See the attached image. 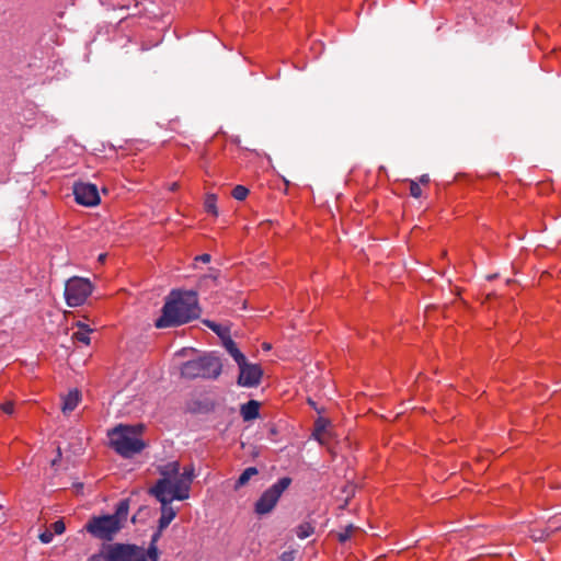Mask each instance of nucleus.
<instances>
[{"label": "nucleus", "instance_id": "1", "mask_svg": "<svg viewBox=\"0 0 561 561\" xmlns=\"http://www.w3.org/2000/svg\"><path fill=\"white\" fill-rule=\"evenodd\" d=\"M201 311L196 291L174 289L168 295L154 325L158 329L181 327L198 319Z\"/></svg>", "mask_w": 561, "mask_h": 561}, {"label": "nucleus", "instance_id": "2", "mask_svg": "<svg viewBox=\"0 0 561 561\" xmlns=\"http://www.w3.org/2000/svg\"><path fill=\"white\" fill-rule=\"evenodd\" d=\"M161 473L163 477L152 489L153 495L160 503L184 501L190 497L191 485L195 478V469L192 465L185 466L180 472V463L174 461L165 466Z\"/></svg>", "mask_w": 561, "mask_h": 561}, {"label": "nucleus", "instance_id": "3", "mask_svg": "<svg viewBox=\"0 0 561 561\" xmlns=\"http://www.w3.org/2000/svg\"><path fill=\"white\" fill-rule=\"evenodd\" d=\"M131 496H137V493L133 492ZM131 501L133 497L122 500L114 514L92 516L85 524L84 529L99 540L112 541L127 519Z\"/></svg>", "mask_w": 561, "mask_h": 561}, {"label": "nucleus", "instance_id": "4", "mask_svg": "<svg viewBox=\"0 0 561 561\" xmlns=\"http://www.w3.org/2000/svg\"><path fill=\"white\" fill-rule=\"evenodd\" d=\"M110 446L122 457L131 458L140 453V424H118L107 432Z\"/></svg>", "mask_w": 561, "mask_h": 561}, {"label": "nucleus", "instance_id": "5", "mask_svg": "<svg viewBox=\"0 0 561 561\" xmlns=\"http://www.w3.org/2000/svg\"><path fill=\"white\" fill-rule=\"evenodd\" d=\"M222 371L220 357L214 353H204L203 355L186 360L180 367V375L186 379H217Z\"/></svg>", "mask_w": 561, "mask_h": 561}, {"label": "nucleus", "instance_id": "6", "mask_svg": "<svg viewBox=\"0 0 561 561\" xmlns=\"http://www.w3.org/2000/svg\"><path fill=\"white\" fill-rule=\"evenodd\" d=\"M290 482V478L284 477L265 490L254 505L255 513L265 515L272 512Z\"/></svg>", "mask_w": 561, "mask_h": 561}, {"label": "nucleus", "instance_id": "7", "mask_svg": "<svg viewBox=\"0 0 561 561\" xmlns=\"http://www.w3.org/2000/svg\"><path fill=\"white\" fill-rule=\"evenodd\" d=\"M93 286L87 278L73 276L66 282L65 298L70 307H78L84 304L91 295Z\"/></svg>", "mask_w": 561, "mask_h": 561}, {"label": "nucleus", "instance_id": "8", "mask_svg": "<svg viewBox=\"0 0 561 561\" xmlns=\"http://www.w3.org/2000/svg\"><path fill=\"white\" fill-rule=\"evenodd\" d=\"M110 561H140V548L136 545L114 543L108 547Z\"/></svg>", "mask_w": 561, "mask_h": 561}, {"label": "nucleus", "instance_id": "9", "mask_svg": "<svg viewBox=\"0 0 561 561\" xmlns=\"http://www.w3.org/2000/svg\"><path fill=\"white\" fill-rule=\"evenodd\" d=\"M76 202L83 206H95L100 203L98 187L91 183L77 182L73 184Z\"/></svg>", "mask_w": 561, "mask_h": 561}, {"label": "nucleus", "instance_id": "10", "mask_svg": "<svg viewBox=\"0 0 561 561\" xmlns=\"http://www.w3.org/2000/svg\"><path fill=\"white\" fill-rule=\"evenodd\" d=\"M240 374L238 383L242 387H255L260 383L262 378V369L259 365L248 364L247 359L243 363H238Z\"/></svg>", "mask_w": 561, "mask_h": 561}, {"label": "nucleus", "instance_id": "11", "mask_svg": "<svg viewBox=\"0 0 561 561\" xmlns=\"http://www.w3.org/2000/svg\"><path fill=\"white\" fill-rule=\"evenodd\" d=\"M172 502L161 503V516L158 520V528L153 533V541H158L162 531L171 524L176 516V511L171 506Z\"/></svg>", "mask_w": 561, "mask_h": 561}, {"label": "nucleus", "instance_id": "12", "mask_svg": "<svg viewBox=\"0 0 561 561\" xmlns=\"http://www.w3.org/2000/svg\"><path fill=\"white\" fill-rule=\"evenodd\" d=\"M240 414L243 421H251L260 414V403L255 400H250L241 405Z\"/></svg>", "mask_w": 561, "mask_h": 561}, {"label": "nucleus", "instance_id": "13", "mask_svg": "<svg viewBox=\"0 0 561 561\" xmlns=\"http://www.w3.org/2000/svg\"><path fill=\"white\" fill-rule=\"evenodd\" d=\"M81 393L78 389H72L69 391V393L64 398L62 403V412L65 414L72 412L78 403L80 402Z\"/></svg>", "mask_w": 561, "mask_h": 561}, {"label": "nucleus", "instance_id": "14", "mask_svg": "<svg viewBox=\"0 0 561 561\" xmlns=\"http://www.w3.org/2000/svg\"><path fill=\"white\" fill-rule=\"evenodd\" d=\"M222 345L225 346L226 351L232 356V358L236 360V363H243L245 360V356L240 352L234 341L228 336L222 341Z\"/></svg>", "mask_w": 561, "mask_h": 561}, {"label": "nucleus", "instance_id": "15", "mask_svg": "<svg viewBox=\"0 0 561 561\" xmlns=\"http://www.w3.org/2000/svg\"><path fill=\"white\" fill-rule=\"evenodd\" d=\"M203 323L215 332L222 341L230 336V330L228 327L216 323L211 320H204Z\"/></svg>", "mask_w": 561, "mask_h": 561}, {"label": "nucleus", "instance_id": "16", "mask_svg": "<svg viewBox=\"0 0 561 561\" xmlns=\"http://www.w3.org/2000/svg\"><path fill=\"white\" fill-rule=\"evenodd\" d=\"M295 533L299 539H306L314 533V526L310 522H305L296 527Z\"/></svg>", "mask_w": 561, "mask_h": 561}, {"label": "nucleus", "instance_id": "17", "mask_svg": "<svg viewBox=\"0 0 561 561\" xmlns=\"http://www.w3.org/2000/svg\"><path fill=\"white\" fill-rule=\"evenodd\" d=\"M157 542L153 541V536H151V541L146 551L142 550V561H158L159 560V551L157 548Z\"/></svg>", "mask_w": 561, "mask_h": 561}, {"label": "nucleus", "instance_id": "18", "mask_svg": "<svg viewBox=\"0 0 561 561\" xmlns=\"http://www.w3.org/2000/svg\"><path fill=\"white\" fill-rule=\"evenodd\" d=\"M255 474H257V469L255 467H249L244 469L243 472L238 478L234 488L239 489L245 485L249 482V480Z\"/></svg>", "mask_w": 561, "mask_h": 561}, {"label": "nucleus", "instance_id": "19", "mask_svg": "<svg viewBox=\"0 0 561 561\" xmlns=\"http://www.w3.org/2000/svg\"><path fill=\"white\" fill-rule=\"evenodd\" d=\"M205 210L213 216H218L217 197L214 194H208L204 203Z\"/></svg>", "mask_w": 561, "mask_h": 561}, {"label": "nucleus", "instance_id": "20", "mask_svg": "<svg viewBox=\"0 0 561 561\" xmlns=\"http://www.w3.org/2000/svg\"><path fill=\"white\" fill-rule=\"evenodd\" d=\"M231 195L237 201H244L249 195V190L243 185H237L233 187Z\"/></svg>", "mask_w": 561, "mask_h": 561}, {"label": "nucleus", "instance_id": "21", "mask_svg": "<svg viewBox=\"0 0 561 561\" xmlns=\"http://www.w3.org/2000/svg\"><path fill=\"white\" fill-rule=\"evenodd\" d=\"M409 191L410 195L414 198H420L422 196V188L420 186V183L413 180L409 181Z\"/></svg>", "mask_w": 561, "mask_h": 561}, {"label": "nucleus", "instance_id": "22", "mask_svg": "<svg viewBox=\"0 0 561 561\" xmlns=\"http://www.w3.org/2000/svg\"><path fill=\"white\" fill-rule=\"evenodd\" d=\"M89 333L90 332H85V331H78L73 334V339L81 342V343H84V344H90V337H89Z\"/></svg>", "mask_w": 561, "mask_h": 561}, {"label": "nucleus", "instance_id": "23", "mask_svg": "<svg viewBox=\"0 0 561 561\" xmlns=\"http://www.w3.org/2000/svg\"><path fill=\"white\" fill-rule=\"evenodd\" d=\"M51 528H53L55 534L61 535L65 531L66 526H65V523L62 520H57V522H55L51 525Z\"/></svg>", "mask_w": 561, "mask_h": 561}, {"label": "nucleus", "instance_id": "24", "mask_svg": "<svg viewBox=\"0 0 561 561\" xmlns=\"http://www.w3.org/2000/svg\"><path fill=\"white\" fill-rule=\"evenodd\" d=\"M0 409L7 414H12L14 411V403L12 401L4 402L0 405Z\"/></svg>", "mask_w": 561, "mask_h": 561}, {"label": "nucleus", "instance_id": "25", "mask_svg": "<svg viewBox=\"0 0 561 561\" xmlns=\"http://www.w3.org/2000/svg\"><path fill=\"white\" fill-rule=\"evenodd\" d=\"M54 534L49 530H45L39 535V540L43 543H49L53 540Z\"/></svg>", "mask_w": 561, "mask_h": 561}, {"label": "nucleus", "instance_id": "26", "mask_svg": "<svg viewBox=\"0 0 561 561\" xmlns=\"http://www.w3.org/2000/svg\"><path fill=\"white\" fill-rule=\"evenodd\" d=\"M295 560V551H284L280 557L279 561H294Z\"/></svg>", "mask_w": 561, "mask_h": 561}, {"label": "nucleus", "instance_id": "27", "mask_svg": "<svg viewBox=\"0 0 561 561\" xmlns=\"http://www.w3.org/2000/svg\"><path fill=\"white\" fill-rule=\"evenodd\" d=\"M323 433H324V428H323V427H320V426H319V427H317V428L314 430V433H313L314 438H316L317 440H319L321 444H323V437H322Z\"/></svg>", "mask_w": 561, "mask_h": 561}, {"label": "nucleus", "instance_id": "28", "mask_svg": "<svg viewBox=\"0 0 561 561\" xmlns=\"http://www.w3.org/2000/svg\"><path fill=\"white\" fill-rule=\"evenodd\" d=\"M61 457H62L61 448L57 447V455L50 462L51 467H56L58 465V462L60 461Z\"/></svg>", "mask_w": 561, "mask_h": 561}, {"label": "nucleus", "instance_id": "29", "mask_svg": "<svg viewBox=\"0 0 561 561\" xmlns=\"http://www.w3.org/2000/svg\"><path fill=\"white\" fill-rule=\"evenodd\" d=\"M350 537H351V531L348 529H346L344 533L339 534L340 542L347 541L350 539Z\"/></svg>", "mask_w": 561, "mask_h": 561}, {"label": "nucleus", "instance_id": "30", "mask_svg": "<svg viewBox=\"0 0 561 561\" xmlns=\"http://www.w3.org/2000/svg\"><path fill=\"white\" fill-rule=\"evenodd\" d=\"M196 261L203 262V263H209L210 262V255L207 253L201 254L195 257Z\"/></svg>", "mask_w": 561, "mask_h": 561}, {"label": "nucleus", "instance_id": "31", "mask_svg": "<svg viewBox=\"0 0 561 561\" xmlns=\"http://www.w3.org/2000/svg\"><path fill=\"white\" fill-rule=\"evenodd\" d=\"M76 325L80 329V331L92 332V329L89 328V325H87L80 321L77 322Z\"/></svg>", "mask_w": 561, "mask_h": 561}, {"label": "nucleus", "instance_id": "32", "mask_svg": "<svg viewBox=\"0 0 561 561\" xmlns=\"http://www.w3.org/2000/svg\"><path fill=\"white\" fill-rule=\"evenodd\" d=\"M419 183L421 184H428L430 183V176L427 174H423L419 178Z\"/></svg>", "mask_w": 561, "mask_h": 561}, {"label": "nucleus", "instance_id": "33", "mask_svg": "<svg viewBox=\"0 0 561 561\" xmlns=\"http://www.w3.org/2000/svg\"><path fill=\"white\" fill-rule=\"evenodd\" d=\"M105 260H106V254H105V253L100 254V255H99V257H98V261H99L100 263H102V264L105 262Z\"/></svg>", "mask_w": 561, "mask_h": 561}, {"label": "nucleus", "instance_id": "34", "mask_svg": "<svg viewBox=\"0 0 561 561\" xmlns=\"http://www.w3.org/2000/svg\"><path fill=\"white\" fill-rule=\"evenodd\" d=\"M75 486L77 488V490H81L83 488V484L82 483H77Z\"/></svg>", "mask_w": 561, "mask_h": 561}, {"label": "nucleus", "instance_id": "35", "mask_svg": "<svg viewBox=\"0 0 561 561\" xmlns=\"http://www.w3.org/2000/svg\"><path fill=\"white\" fill-rule=\"evenodd\" d=\"M136 517H137V514H134L133 517H131V522L133 523H136Z\"/></svg>", "mask_w": 561, "mask_h": 561}, {"label": "nucleus", "instance_id": "36", "mask_svg": "<svg viewBox=\"0 0 561 561\" xmlns=\"http://www.w3.org/2000/svg\"><path fill=\"white\" fill-rule=\"evenodd\" d=\"M263 347H264L265 350H270V348H271V345H270V344H263Z\"/></svg>", "mask_w": 561, "mask_h": 561}, {"label": "nucleus", "instance_id": "37", "mask_svg": "<svg viewBox=\"0 0 561 561\" xmlns=\"http://www.w3.org/2000/svg\"><path fill=\"white\" fill-rule=\"evenodd\" d=\"M0 510H2V505H0ZM4 520L3 517H0V523H2Z\"/></svg>", "mask_w": 561, "mask_h": 561}, {"label": "nucleus", "instance_id": "38", "mask_svg": "<svg viewBox=\"0 0 561 561\" xmlns=\"http://www.w3.org/2000/svg\"><path fill=\"white\" fill-rule=\"evenodd\" d=\"M92 561H101L100 559H92Z\"/></svg>", "mask_w": 561, "mask_h": 561}]
</instances>
